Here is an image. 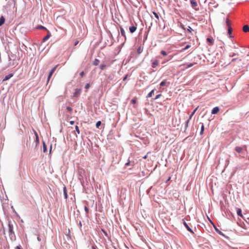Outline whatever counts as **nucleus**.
Masks as SVG:
<instances>
[{
	"instance_id": "f257e3e1",
	"label": "nucleus",
	"mask_w": 249,
	"mask_h": 249,
	"mask_svg": "<svg viewBox=\"0 0 249 249\" xmlns=\"http://www.w3.org/2000/svg\"><path fill=\"white\" fill-rule=\"evenodd\" d=\"M58 66V65L55 66L54 68H53L52 70L50 72V73L49 74V76H48V82L50 80L51 76H52L53 74L54 73V72L56 70L57 67Z\"/></svg>"
},
{
	"instance_id": "f03ea898",
	"label": "nucleus",
	"mask_w": 249,
	"mask_h": 249,
	"mask_svg": "<svg viewBox=\"0 0 249 249\" xmlns=\"http://www.w3.org/2000/svg\"><path fill=\"white\" fill-rule=\"evenodd\" d=\"M151 63L152 67L154 68L159 65V61L157 59L152 60Z\"/></svg>"
},
{
	"instance_id": "7ed1b4c3",
	"label": "nucleus",
	"mask_w": 249,
	"mask_h": 249,
	"mask_svg": "<svg viewBox=\"0 0 249 249\" xmlns=\"http://www.w3.org/2000/svg\"><path fill=\"white\" fill-rule=\"evenodd\" d=\"M81 90L80 89H75V92L73 93L74 97H77L80 94Z\"/></svg>"
},
{
	"instance_id": "20e7f679",
	"label": "nucleus",
	"mask_w": 249,
	"mask_h": 249,
	"mask_svg": "<svg viewBox=\"0 0 249 249\" xmlns=\"http://www.w3.org/2000/svg\"><path fill=\"white\" fill-rule=\"evenodd\" d=\"M235 150L238 153H242L243 151V148L240 146H236L235 148Z\"/></svg>"
},
{
	"instance_id": "39448f33",
	"label": "nucleus",
	"mask_w": 249,
	"mask_h": 249,
	"mask_svg": "<svg viewBox=\"0 0 249 249\" xmlns=\"http://www.w3.org/2000/svg\"><path fill=\"white\" fill-rule=\"evenodd\" d=\"M136 29H137V27L135 26H132L131 27H130L129 28V30L131 33H133L134 32H135L136 31Z\"/></svg>"
},
{
	"instance_id": "423d86ee",
	"label": "nucleus",
	"mask_w": 249,
	"mask_h": 249,
	"mask_svg": "<svg viewBox=\"0 0 249 249\" xmlns=\"http://www.w3.org/2000/svg\"><path fill=\"white\" fill-rule=\"evenodd\" d=\"M236 212L238 215L240 216L242 218H243V215L242 214V210L241 209L236 208Z\"/></svg>"
},
{
	"instance_id": "0eeeda50",
	"label": "nucleus",
	"mask_w": 249,
	"mask_h": 249,
	"mask_svg": "<svg viewBox=\"0 0 249 249\" xmlns=\"http://www.w3.org/2000/svg\"><path fill=\"white\" fill-rule=\"evenodd\" d=\"M13 76V73H10L7 75H6L4 78L3 79V81H7Z\"/></svg>"
},
{
	"instance_id": "6e6552de",
	"label": "nucleus",
	"mask_w": 249,
	"mask_h": 249,
	"mask_svg": "<svg viewBox=\"0 0 249 249\" xmlns=\"http://www.w3.org/2000/svg\"><path fill=\"white\" fill-rule=\"evenodd\" d=\"M243 30L244 32L247 33L249 32V26L248 25H245L243 27Z\"/></svg>"
},
{
	"instance_id": "1a4fd4ad",
	"label": "nucleus",
	"mask_w": 249,
	"mask_h": 249,
	"mask_svg": "<svg viewBox=\"0 0 249 249\" xmlns=\"http://www.w3.org/2000/svg\"><path fill=\"white\" fill-rule=\"evenodd\" d=\"M219 110V108L218 107H214L212 110V114H216Z\"/></svg>"
},
{
	"instance_id": "9d476101",
	"label": "nucleus",
	"mask_w": 249,
	"mask_h": 249,
	"mask_svg": "<svg viewBox=\"0 0 249 249\" xmlns=\"http://www.w3.org/2000/svg\"><path fill=\"white\" fill-rule=\"evenodd\" d=\"M183 224L184 225V226H185V227L186 228V229H187V230L191 232H192V230L191 229V228L189 227V226L187 225V224L186 223V222L183 220Z\"/></svg>"
},
{
	"instance_id": "9b49d317",
	"label": "nucleus",
	"mask_w": 249,
	"mask_h": 249,
	"mask_svg": "<svg viewBox=\"0 0 249 249\" xmlns=\"http://www.w3.org/2000/svg\"><path fill=\"white\" fill-rule=\"evenodd\" d=\"M207 41L210 44L213 45V39L212 37H208L207 38Z\"/></svg>"
},
{
	"instance_id": "f8f14e48",
	"label": "nucleus",
	"mask_w": 249,
	"mask_h": 249,
	"mask_svg": "<svg viewBox=\"0 0 249 249\" xmlns=\"http://www.w3.org/2000/svg\"><path fill=\"white\" fill-rule=\"evenodd\" d=\"M63 192H64L65 198L66 199H67L68 198V195H67V188L65 186H64L63 187Z\"/></svg>"
},
{
	"instance_id": "ddd939ff",
	"label": "nucleus",
	"mask_w": 249,
	"mask_h": 249,
	"mask_svg": "<svg viewBox=\"0 0 249 249\" xmlns=\"http://www.w3.org/2000/svg\"><path fill=\"white\" fill-rule=\"evenodd\" d=\"M8 227H9V232H10L11 233H13V227L12 225L10 223H9Z\"/></svg>"
},
{
	"instance_id": "4468645a",
	"label": "nucleus",
	"mask_w": 249,
	"mask_h": 249,
	"mask_svg": "<svg viewBox=\"0 0 249 249\" xmlns=\"http://www.w3.org/2000/svg\"><path fill=\"white\" fill-rule=\"evenodd\" d=\"M4 21H5L4 18L3 16H1L0 18V26H1L4 23Z\"/></svg>"
},
{
	"instance_id": "2eb2a0df",
	"label": "nucleus",
	"mask_w": 249,
	"mask_h": 249,
	"mask_svg": "<svg viewBox=\"0 0 249 249\" xmlns=\"http://www.w3.org/2000/svg\"><path fill=\"white\" fill-rule=\"evenodd\" d=\"M120 31H121V35L124 36L125 37V38H126V36H125V31L124 30V29L121 27L120 28Z\"/></svg>"
},
{
	"instance_id": "dca6fc26",
	"label": "nucleus",
	"mask_w": 249,
	"mask_h": 249,
	"mask_svg": "<svg viewBox=\"0 0 249 249\" xmlns=\"http://www.w3.org/2000/svg\"><path fill=\"white\" fill-rule=\"evenodd\" d=\"M100 61L98 59H95L93 61V64L94 66H97L99 64Z\"/></svg>"
},
{
	"instance_id": "f3484780",
	"label": "nucleus",
	"mask_w": 249,
	"mask_h": 249,
	"mask_svg": "<svg viewBox=\"0 0 249 249\" xmlns=\"http://www.w3.org/2000/svg\"><path fill=\"white\" fill-rule=\"evenodd\" d=\"M226 25L228 27V28L230 27H231V26L230 20H229V18H227L226 19Z\"/></svg>"
},
{
	"instance_id": "a211bd4d",
	"label": "nucleus",
	"mask_w": 249,
	"mask_h": 249,
	"mask_svg": "<svg viewBox=\"0 0 249 249\" xmlns=\"http://www.w3.org/2000/svg\"><path fill=\"white\" fill-rule=\"evenodd\" d=\"M43 149L44 152H46L47 150V146L46 145L44 142H43Z\"/></svg>"
},
{
	"instance_id": "6ab92c4d",
	"label": "nucleus",
	"mask_w": 249,
	"mask_h": 249,
	"mask_svg": "<svg viewBox=\"0 0 249 249\" xmlns=\"http://www.w3.org/2000/svg\"><path fill=\"white\" fill-rule=\"evenodd\" d=\"M35 134L36 136V142H39V137H38V134L36 131H35Z\"/></svg>"
},
{
	"instance_id": "aec40b11",
	"label": "nucleus",
	"mask_w": 249,
	"mask_h": 249,
	"mask_svg": "<svg viewBox=\"0 0 249 249\" xmlns=\"http://www.w3.org/2000/svg\"><path fill=\"white\" fill-rule=\"evenodd\" d=\"M50 37V34H48L46 36H45L43 39V41H45L46 40H47V39H48Z\"/></svg>"
},
{
	"instance_id": "412c9836",
	"label": "nucleus",
	"mask_w": 249,
	"mask_h": 249,
	"mask_svg": "<svg viewBox=\"0 0 249 249\" xmlns=\"http://www.w3.org/2000/svg\"><path fill=\"white\" fill-rule=\"evenodd\" d=\"M154 90L153 89L152 90H151L148 94V95H147V97H151L154 93Z\"/></svg>"
},
{
	"instance_id": "4be33fe9",
	"label": "nucleus",
	"mask_w": 249,
	"mask_h": 249,
	"mask_svg": "<svg viewBox=\"0 0 249 249\" xmlns=\"http://www.w3.org/2000/svg\"><path fill=\"white\" fill-rule=\"evenodd\" d=\"M190 47H191V45H186V46L185 47V48H184L182 49V50H181V52H182V51H185V50H187V49H189V48H190Z\"/></svg>"
},
{
	"instance_id": "5701e85b",
	"label": "nucleus",
	"mask_w": 249,
	"mask_h": 249,
	"mask_svg": "<svg viewBox=\"0 0 249 249\" xmlns=\"http://www.w3.org/2000/svg\"><path fill=\"white\" fill-rule=\"evenodd\" d=\"M131 103L133 104H135L137 103V98H134L133 99L131 100Z\"/></svg>"
},
{
	"instance_id": "b1692460",
	"label": "nucleus",
	"mask_w": 249,
	"mask_h": 249,
	"mask_svg": "<svg viewBox=\"0 0 249 249\" xmlns=\"http://www.w3.org/2000/svg\"><path fill=\"white\" fill-rule=\"evenodd\" d=\"M198 107H197L194 111L192 113V114H191L190 116V119H191L192 118V117L193 116V115L195 114V113L196 112V110L197 109Z\"/></svg>"
},
{
	"instance_id": "393cba45",
	"label": "nucleus",
	"mask_w": 249,
	"mask_h": 249,
	"mask_svg": "<svg viewBox=\"0 0 249 249\" xmlns=\"http://www.w3.org/2000/svg\"><path fill=\"white\" fill-rule=\"evenodd\" d=\"M232 33V28L231 27H229L228 28V33L229 35H231Z\"/></svg>"
},
{
	"instance_id": "a878e982",
	"label": "nucleus",
	"mask_w": 249,
	"mask_h": 249,
	"mask_svg": "<svg viewBox=\"0 0 249 249\" xmlns=\"http://www.w3.org/2000/svg\"><path fill=\"white\" fill-rule=\"evenodd\" d=\"M101 121H98L97 123H96V126L97 128H99V127L101 125Z\"/></svg>"
},
{
	"instance_id": "bb28decb",
	"label": "nucleus",
	"mask_w": 249,
	"mask_h": 249,
	"mask_svg": "<svg viewBox=\"0 0 249 249\" xmlns=\"http://www.w3.org/2000/svg\"><path fill=\"white\" fill-rule=\"evenodd\" d=\"M153 14H154V15L155 16V17L158 19H159V15L158 14V13H157L156 12H153Z\"/></svg>"
},
{
	"instance_id": "cd10ccee",
	"label": "nucleus",
	"mask_w": 249,
	"mask_h": 249,
	"mask_svg": "<svg viewBox=\"0 0 249 249\" xmlns=\"http://www.w3.org/2000/svg\"><path fill=\"white\" fill-rule=\"evenodd\" d=\"M166 83V81H163L160 83V86L161 87L164 86Z\"/></svg>"
},
{
	"instance_id": "c85d7f7f",
	"label": "nucleus",
	"mask_w": 249,
	"mask_h": 249,
	"mask_svg": "<svg viewBox=\"0 0 249 249\" xmlns=\"http://www.w3.org/2000/svg\"><path fill=\"white\" fill-rule=\"evenodd\" d=\"M160 53L161 54H162L163 56H166L167 55V53L165 51H161L160 52Z\"/></svg>"
},
{
	"instance_id": "c756f323",
	"label": "nucleus",
	"mask_w": 249,
	"mask_h": 249,
	"mask_svg": "<svg viewBox=\"0 0 249 249\" xmlns=\"http://www.w3.org/2000/svg\"><path fill=\"white\" fill-rule=\"evenodd\" d=\"M67 110L69 112H71H71H72V108H71V107H67Z\"/></svg>"
},
{
	"instance_id": "7c9ffc66",
	"label": "nucleus",
	"mask_w": 249,
	"mask_h": 249,
	"mask_svg": "<svg viewBox=\"0 0 249 249\" xmlns=\"http://www.w3.org/2000/svg\"><path fill=\"white\" fill-rule=\"evenodd\" d=\"M37 29H44V30H46V28L42 26H38L37 27Z\"/></svg>"
},
{
	"instance_id": "2f4dec72",
	"label": "nucleus",
	"mask_w": 249,
	"mask_h": 249,
	"mask_svg": "<svg viewBox=\"0 0 249 249\" xmlns=\"http://www.w3.org/2000/svg\"><path fill=\"white\" fill-rule=\"evenodd\" d=\"M75 130L78 134L80 133V130L77 125L75 126Z\"/></svg>"
},
{
	"instance_id": "473e14b6",
	"label": "nucleus",
	"mask_w": 249,
	"mask_h": 249,
	"mask_svg": "<svg viewBox=\"0 0 249 249\" xmlns=\"http://www.w3.org/2000/svg\"><path fill=\"white\" fill-rule=\"evenodd\" d=\"M106 67V65L102 64L100 66V69L101 70H104Z\"/></svg>"
},
{
	"instance_id": "72a5a7b5",
	"label": "nucleus",
	"mask_w": 249,
	"mask_h": 249,
	"mask_svg": "<svg viewBox=\"0 0 249 249\" xmlns=\"http://www.w3.org/2000/svg\"><path fill=\"white\" fill-rule=\"evenodd\" d=\"M137 52H138V53H139V54H140V53H142V50H141V47H139V48L138 49V50H137Z\"/></svg>"
},
{
	"instance_id": "f704fd0d",
	"label": "nucleus",
	"mask_w": 249,
	"mask_h": 249,
	"mask_svg": "<svg viewBox=\"0 0 249 249\" xmlns=\"http://www.w3.org/2000/svg\"><path fill=\"white\" fill-rule=\"evenodd\" d=\"M89 87H90V85H89V83H88V84H87L86 85V86H85V89H89Z\"/></svg>"
},
{
	"instance_id": "c9c22d12",
	"label": "nucleus",
	"mask_w": 249,
	"mask_h": 249,
	"mask_svg": "<svg viewBox=\"0 0 249 249\" xmlns=\"http://www.w3.org/2000/svg\"><path fill=\"white\" fill-rule=\"evenodd\" d=\"M193 65H194V64L191 63V64H190L187 65V67L186 68H190V67H192Z\"/></svg>"
},
{
	"instance_id": "e433bc0d",
	"label": "nucleus",
	"mask_w": 249,
	"mask_h": 249,
	"mask_svg": "<svg viewBox=\"0 0 249 249\" xmlns=\"http://www.w3.org/2000/svg\"><path fill=\"white\" fill-rule=\"evenodd\" d=\"M161 96V94H158V95H157L156 96V97H155V100L158 99V98H159Z\"/></svg>"
},
{
	"instance_id": "4c0bfd02",
	"label": "nucleus",
	"mask_w": 249,
	"mask_h": 249,
	"mask_svg": "<svg viewBox=\"0 0 249 249\" xmlns=\"http://www.w3.org/2000/svg\"><path fill=\"white\" fill-rule=\"evenodd\" d=\"M85 210L86 213H89V209L87 207H86V206L85 207Z\"/></svg>"
},
{
	"instance_id": "58836bf2",
	"label": "nucleus",
	"mask_w": 249,
	"mask_h": 249,
	"mask_svg": "<svg viewBox=\"0 0 249 249\" xmlns=\"http://www.w3.org/2000/svg\"><path fill=\"white\" fill-rule=\"evenodd\" d=\"M80 75L81 77H83L85 75V73L84 71H82L80 72Z\"/></svg>"
},
{
	"instance_id": "ea45409f",
	"label": "nucleus",
	"mask_w": 249,
	"mask_h": 249,
	"mask_svg": "<svg viewBox=\"0 0 249 249\" xmlns=\"http://www.w3.org/2000/svg\"><path fill=\"white\" fill-rule=\"evenodd\" d=\"M191 3L192 4L193 6H195V5H196V2L194 1H193V0L191 1Z\"/></svg>"
},
{
	"instance_id": "a19ab883",
	"label": "nucleus",
	"mask_w": 249,
	"mask_h": 249,
	"mask_svg": "<svg viewBox=\"0 0 249 249\" xmlns=\"http://www.w3.org/2000/svg\"><path fill=\"white\" fill-rule=\"evenodd\" d=\"M150 153V152H148V153H147V154H148V153ZM143 158L144 159H146L147 158V155H145V156L143 157Z\"/></svg>"
},
{
	"instance_id": "79ce46f5",
	"label": "nucleus",
	"mask_w": 249,
	"mask_h": 249,
	"mask_svg": "<svg viewBox=\"0 0 249 249\" xmlns=\"http://www.w3.org/2000/svg\"><path fill=\"white\" fill-rule=\"evenodd\" d=\"M70 123L71 125H73L74 124V122L73 121H71L70 122Z\"/></svg>"
},
{
	"instance_id": "37998d69",
	"label": "nucleus",
	"mask_w": 249,
	"mask_h": 249,
	"mask_svg": "<svg viewBox=\"0 0 249 249\" xmlns=\"http://www.w3.org/2000/svg\"><path fill=\"white\" fill-rule=\"evenodd\" d=\"M125 165V166H128V165H130V161H129V162H128L126 163Z\"/></svg>"
},
{
	"instance_id": "c03bdc74",
	"label": "nucleus",
	"mask_w": 249,
	"mask_h": 249,
	"mask_svg": "<svg viewBox=\"0 0 249 249\" xmlns=\"http://www.w3.org/2000/svg\"><path fill=\"white\" fill-rule=\"evenodd\" d=\"M200 134H202V125L201 126V130H200Z\"/></svg>"
},
{
	"instance_id": "a18cd8bd",
	"label": "nucleus",
	"mask_w": 249,
	"mask_h": 249,
	"mask_svg": "<svg viewBox=\"0 0 249 249\" xmlns=\"http://www.w3.org/2000/svg\"><path fill=\"white\" fill-rule=\"evenodd\" d=\"M102 231L104 232V233L107 235V232L103 230H102Z\"/></svg>"
},
{
	"instance_id": "49530a36",
	"label": "nucleus",
	"mask_w": 249,
	"mask_h": 249,
	"mask_svg": "<svg viewBox=\"0 0 249 249\" xmlns=\"http://www.w3.org/2000/svg\"><path fill=\"white\" fill-rule=\"evenodd\" d=\"M16 249H20V247L19 246H17L16 247Z\"/></svg>"
},
{
	"instance_id": "de8ad7c7",
	"label": "nucleus",
	"mask_w": 249,
	"mask_h": 249,
	"mask_svg": "<svg viewBox=\"0 0 249 249\" xmlns=\"http://www.w3.org/2000/svg\"><path fill=\"white\" fill-rule=\"evenodd\" d=\"M235 60H236V59H235V58L232 59V62H233V61H235Z\"/></svg>"
},
{
	"instance_id": "09e8293b",
	"label": "nucleus",
	"mask_w": 249,
	"mask_h": 249,
	"mask_svg": "<svg viewBox=\"0 0 249 249\" xmlns=\"http://www.w3.org/2000/svg\"><path fill=\"white\" fill-rule=\"evenodd\" d=\"M78 42H76L75 44V46L76 45L78 44Z\"/></svg>"
},
{
	"instance_id": "8fccbe9b",
	"label": "nucleus",
	"mask_w": 249,
	"mask_h": 249,
	"mask_svg": "<svg viewBox=\"0 0 249 249\" xmlns=\"http://www.w3.org/2000/svg\"><path fill=\"white\" fill-rule=\"evenodd\" d=\"M126 79V76H125L124 78V80H125Z\"/></svg>"
},
{
	"instance_id": "3c124183",
	"label": "nucleus",
	"mask_w": 249,
	"mask_h": 249,
	"mask_svg": "<svg viewBox=\"0 0 249 249\" xmlns=\"http://www.w3.org/2000/svg\"><path fill=\"white\" fill-rule=\"evenodd\" d=\"M171 178L169 177V178H168V180H169Z\"/></svg>"
},
{
	"instance_id": "603ef678",
	"label": "nucleus",
	"mask_w": 249,
	"mask_h": 249,
	"mask_svg": "<svg viewBox=\"0 0 249 249\" xmlns=\"http://www.w3.org/2000/svg\"><path fill=\"white\" fill-rule=\"evenodd\" d=\"M232 56H235V53H234Z\"/></svg>"
},
{
	"instance_id": "864d4df0",
	"label": "nucleus",
	"mask_w": 249,
	"mask_h": 249,
	"mask_svg": "<svg viewBox=\"0 0 249 249\" xmlns=\"http://www.w3.org/2000/svg\"><path fill=\"white\" fill-rule=\"evenodd\" d=\"M51 150H52V146H51L50 152L51 151Z\"/></svg>"
}]
</instances>
